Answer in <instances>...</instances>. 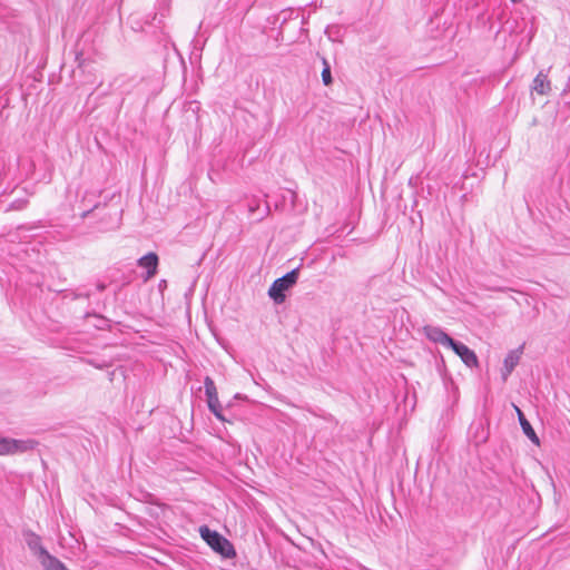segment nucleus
Here are the masks:
<instances>
[{"mask_svg": "<svg viewBox=\"0 0 570 570\" xmlns=\"http://www.w3.org/2000/svg\"><path fill=\"white\" fill-rule=\"evenodd\" d=\"M200 537L217 553L224 558H234L236 551L233 544L217 531L210 530L207 525L199 528Z\"/></svg>", "mask_w": 570, "mask_h": 570, "instance_id": "nucleus-1", "label": "nucleus"}, {"mask_svg": "<svg viewBox=\"0 0 570 570\" xmlns=\"http://www.w3.org/2000/svg\"><path fill=\"white\" fill-rule=\"evenodd\" d=\"M298 274L299 269L294 268L291 272L286 273L284 276L275 279L268 289L269 297L277 304L283 303L286 298L284 292L296 284L298 279Z\"/></svg>", "mask_w": 570, "mask_h": 570, "instance_id": "nucleus-2", "label": "nucleus"}, {"mask_svg": "<svg viewBox=\"0 0 570 570\" xmlns=\"http://www.w3.org/2000/svg\"><path fill=\"white\" fill-rule=\"evenodd\" d=\"M26 541L30 550L38 557L39 561L42 560V551L47 550L42 547L40 537L33 532H30L27 534Z\"/></svg>", "mask_w": 570, "mask_h": 570, "instance_id": "nucleus-10", "label": "nucleus"}, {"mask_svg": "<svg viewBox=\"0 0 570 570\" xmlns=\"http://www.w3.org/2000/svg\"><path fill=\"white\" fill-rule=\"evenodd\" d=\"M321 75H322V81H323L324 86H331L333 83L331 69H327V67L323 68Z\"/></svg>", "mask_w": 570, "mask_h": 570, "instance_id": "nucleus-13", "label": "nucleus"}, {"mask_svg": "<svg viewBox=\"0 0 570 570\" xmlns=\"http://www.w3.org/2000/svg\"><path fill=\"white\" fill-rule=\"evenodd\" d=\"M258 207H259L258 204H255V205L254 204H249L248 210H249V213L253 214L254 212H256L258 209Z\"/></svg>", "mask_w": 570, "mask_h": 570, "instance_id": "nucleus-18", "label": "nucleus"}, {"mask_svg": "<svg viewBox=\"0 0 570 570\" xmlns=\"http://www.w3.org/2000/svg\"><path fill=\"white\" fill-rule=\"evenodd\" d=\"M38 443L35 440H14L0 435V455H12L33 450Z\"/></svg>", "mask_w": 570, "mask_h": 570, "instance_id": "nucleus-3", "label": "nucleus"}, {"mask_svg": "<svg viewBox=\"0 0 570 570\" xmlns=\"http://www.w3.org/2000/svg\"><path fill=\"white\" fill-rule=\"evenodd\" d=\"M205 394L207 397L218 395L215 382L210 376H206L204 380Z\"/></svg>", "mask_w": 570, "mask_h": 570, "instance_id": "nucleus-12", "label": "nucleus"}, {"mask_svg": "<svg viewBox=\"0 0 570 570\" xmlns=\"http://www.w3.org/2000/svg\"><path fill=\"white\" fill-rule=\"evenodd\" d=\"M268 213H269V206H268V205H266V208H265V213H264V215H262L258 219H259V220H261V219H263V218H264V216H265V215H267Z\"/></svg>", "mask_w": 570, "mask_h": 570, "instance_id": "nucleus-19", "label": "nucleus"}, {"mask_svg": "<svg viewBox=\"0 0 570 570\" xmlns=\"http://www.w3.org/2000/svg\"><path fill=\"white\" fill-rule=\"evenodd\" d=\"M513 409L515 410V413L518 415L519 423L522 428L523 433L535 444H539V438L537 436L533 428L531 426L530 422L525 419L523 412L513 404Z\"/></svg>", "mask_w": 570, "mask_h": 570, "instance_id": "nucleus-9", "label": "nucleus"}, {"mask_svg": "<svg viewBox=\"0 0 570 570\" xmlns=\"http://www.w3.org/2000/svg\"><path fill=\"white\" fill-rule=\"evenodd\" d=\"M207 404H208L209 410H214L215 407H217L220 404L219 400H218V395H215L213 397H207Z\"/></svg>", "mask_w": 570, "mask_h": 570, "instance_id": "nucleus-15", "label": "nucleus"}, {"mask_svg": "<svg viewBox=\"0 0 570 570\" xmlns=\"http://www.w3.org/2000/svg\"><path fill=\"white\" fill-rule=\"evenodd\" d=\"M42 554L43 559L40 560V563L45 570H68L60 560L51 556L48 551H42Z\"/></svg>", "mask_w": 570, "mask_h": 570, "instance_id": "nucleus-11", "label": "nucleus"}, {"mask_svg": "<svg viewBox=\"0 0 570 570\" xmlns=\"http://www.w3.org/2000/svg\"><path fill=\"white\" fill-rule=\"evenodd\" d=\"M423 333L425 334V336L434 342V343H439L443 346H446V347H450L451 344H453V338L451 336H449L442 328L438 327V326H432V325H425L423 327Z\"/></svg>", "mask_w": 570, "mask_h": 570, "instance_id": "nucleus-5", "label": "nucleus"}, {"mask_svg": "<svg viewBox=\"0 0 570 570\" xmlns=\"http://www.w3.org/2000/svg\"><path fill=\"white\" fill-rule=\"evenodd\" d=\"M321 61H322L323 68L327 67V69H331V65L325 57H321Z\"/></svg>", "mask_w": 570, "mask_h": 570, "instance_id": "nucleus-17", "label": "nucleus"}, {"mask_svg": "<svg viewBox=\"0 0 570 570\" xmlns=\"http://www.w3.org/2000/svg\"><path fill=\"white\" fill-rule=\"evenodd\" d=\"M512 2H521L522 0H511Z\"/></svg>", "mask_w": 570, "mask_h": 570, "instance_id": "nucleus-20", "label": "nucleus"}, {"mask_svg": "<svg viewBox=\"0 0 570 570\" xmlns=\"http://www.w3.org/2000/svg\"><path fill=\"white\" fill-rule=\"evenodd\" d=\"M522 354V347L510 351L503 361L502 380L507 381L508 376L512 373L518 365Z\"/></svg>", "mask_w": 570, "mask_h": 570, "instance_id": "nucleus-7", "label": "nucleus"}, {"mask_svg": "<svg viewBox=\"0 0 570 570\" xmlns=\"http://www.w3.org/2000/svg\"><path fill=\"white\" fill-rule=\"evenodd\" d=\"M532 90L541 96H547L550 94L551 82L544 71H540L533 79Z\"/></svg>", "mask_w": 570, "mask_h": 570, "instance_id": "nucleus-8", "label": "nucleus"}, {"mask_svg": "<svg viewBox=\"0 0 570 570\" xmlns=\"http://www.w3.org/2000/svg\"><path fill=\"white\" fill-rule=\"evenodd\" d=\"M27 202L19 199L10 204L9 208L7 210H21L26 207Z\"/></svg>", "mask_w": 570, "mask_h": 570, "instance_id": "nucleus-14", "label": "nucleus"}, {"mask_svg": "<svg viewBox=\"0 0 570 570\" xmlns=\"http://www.w3.org/2000/svg\"><path fill=\"white\" fill-rule=\"evenodd\" d=\"M451 348L458 356H460L461 361L468 366V367H478L479 366V360L476 354L469 348L465 344L453 341V344L449 347Z\"/></svg>", "mask_w": 570, "mask_h": 570, "instance_id": "nucleus-4", "label": "nucleus"}, {"mask_svg": "<svg viewBox=\"0 0 570 570\" xmlns=\"http://www.w3.org/2000/svg\"><path fill=\"white\" fill-rule=\"evenodd\" d=\"M210 412L219 420V421H223L225 422L226 419L224 417L223 413H222V406L220 404L215 407L214 410H210Z\"/></svg>", "mask_w": 570, "mask_h": 570, "instance_id": "nucleus-16", "label": "nucleus"}, {"mask_svg": "<svg viewBox=\"0 0 570 570\" xmlns=\"http://www.w3.org/2000/svg\"><path fill=\"white\" fill-rule=\"evenodd\" d=\"M138 266L147 269L145 281H148L149 278L154 277L157 273L158 267L157 254L150 252L144 255L138 259Z\"/></svg>", "mask_w": 570, "mask_h": 570, "instance_id": "nucleus-6", "label": "nucleus"}]
</instances>
